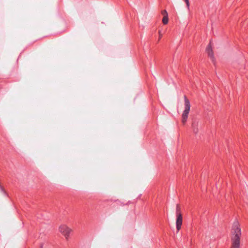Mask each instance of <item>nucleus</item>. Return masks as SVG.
I'll use <instances>...</instances> for the list:
<instances>
[{
  "label": "nucleus",
  "mask_w": 248,
  "mask_h": 248,
  "mask_svg": "<svg viewBox=\"0 0 248 248\" xmlns=\"http://www.w3.org/2000/svg\"><path fill=\"white\" fill-rule=\"evenodd\" d=\"M40 248H43V245H42H42H41V246H40Z\"/></svg>",
  "instance_id": "nucleus-10"
},
{
  "label": "nucleus",
  "mask_w": 248,
  "mask_h": 248,
  "mask_svg": "<svg viewBox=\"0 0 248 248\" xmlns=\"http://www.w3.org/2000/svg\"><path fill=\"white\" fill-rule=\"evenodd\" d=\"M198 123L199 121L197 119H193L192 123V127L193 132L194 133L196 134L198 132Z\"/></svg>",
  "instance_id": "nucleus-5"
},
{
  "label": "nucleus",
  "mask_w": 248,
  "mask_h": 248,
  "mask_svg": "<svg viewBox=\"0 0 248 248\" xmlns=\"http://www.w3.org/2000/svg\"><path fill=\"white\" fill-rule=\"evenodd\" d=\"M232 248H240L241 230L239 222L235 221L232 229Z\"/></svg>",
  "instance_id": "nucleus-1"
},
{
  "label": "nucleus",
  "mask_w": 248,
  "mask_h": 248,
  "mask_svg": "<svg viewBox=\"0 0 248 248\" xmlns=\"http://www.w3.org/2000/svg\"><path fill=\"white\" fill-rule=\"evenodd\" d=\"M176 226L177 231H179L181 228V226L183 222V217L182 214L180 212V208L179 204L176 205Z\"/></svg>",
  "instance_id": "nucleus-3"
},
{
  "label": "nucleus",
  "mask_w": 248,
  "mask_h": 248,
  "mask_svg": "<svg viewBox=\"0 0 248 248\" xmlns=\"http://www.w3.org/2000/svg\"><path fill=\"white\" fill-rule=\"evenodd\" d=\"M206 50L208 54L209 57L211 58L212 61L214 62V56L213 50L211 48V43L208 45L206 47Z\"/></svg>",
  "instance_id": "nucleus-6"
},
{
  "label": "nucleus",
  "mask_w": 248,
  "mask_h": 248,
  "mask_svg": "<svg viewBox=\"0 0 248 248\" xmlns=\"http://www.w3.org/2000/svg\"><path fill=\"white\" fill-rule=\"evenodd\" d=\"M59 230L60 232L65 236L66 239H67L69 236V234L71 231L70 228L64 225H61L59 228Z\"/></svg>",
  "instance_id": "nucleus-4"
},
{
  "label": "nucleus",
  "mask_w": 248,
  "mask_h": 248,
  "mask_svg": "<svg viewBox=\"0 0 248 248\" xmlns=\"http://www.w3.org/2000/svg\"><path fill=\"white\" fill-rule=\"evenodd\" d=\"M0 190L1 192H2L3 194L5 195H6V192L4 190V188L2 187V186L0 185Z\"/></svg>",
  "instance_id": "nucleus-8"
},
{
  "label": "nucleus",
  "mask_w": 248,
  "mask_h": 248,
  "mask_svg": "<svg viewBox=\"0 0 248 248\" xmlns=\"http://www.w3.org/2000/svg\"><path fill=\"white\" fill-rule=\"evenodd\" d=\"M185 100V109L182 114V122L185 124L188 117V115L190 110V104L188 99L186 98V96H184Z\"/></svg>",
  "instance_id": "nucleus-2"
},
{
  "label": "nucleus",
  "mask_w": 248,
  "mask_h": 248,
  "mask_svg": "<svg viewBox=\"0 0 248 248\" xmlns=\"http://www.w3.org/2000/svg\"><path fill=\"white\" fill-rule=\"evenodd\" d=\"M185 1L186 3L187 7L188 8L189 6V3L188 0H185Z\"/></svg>",
  "instance_id": "nucleus-9"
},
{
  "label": "nucleus",
  "mask_w": 248,
  "mask_h": 248,
  "mask_svg": "<svg viewBox=\"0 0 248 248\" xmlns=\"http://www.w3.org/2000/svg\"><path fill=\"white\" fill-rule=\"evenodd\" d=\"M161 13L163 16V18L162 19V23L164 25L167 24L168 22V13L166 10H163Z\"/></svg>",
  "instance_id": "nucleus-7"
}]
</instances>
